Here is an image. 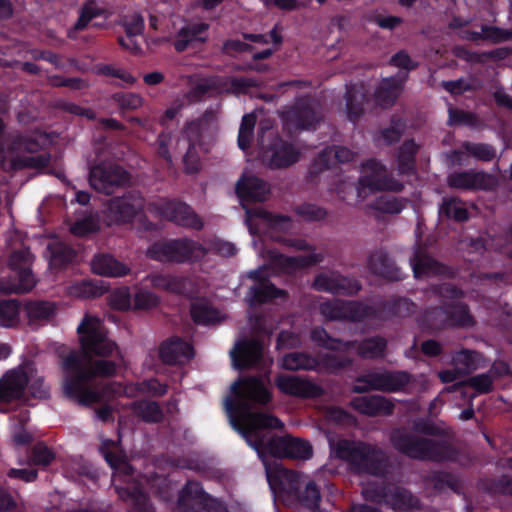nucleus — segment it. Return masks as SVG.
<instances>
[{"label":"nucleus","mask_w":512,"mask_h":512,"mask_svg":"<svg viewBox=\"0 0 512 512\" xmlns=\"http://www.w3.org/2000/svg\"><path fill=\"white\" fill-rule=\"evenodd\" d=\"M231 391L234 397L225 400L229 422L259 456L268 454L274 458L272 463H265L267 481L274 502L288 506V468L279 462L288 458V435L272 434V430L280 429L284 424L272 414L253 411L272 400L270 388L259 375L239 378L232 384Z\"/></svg>","instance_id":"obj_1"},{"label":"nucleus","mask_w":512,"mask_h":512,"mask_svg":"<svg viewBox=\"0 0 512 512\" xmlns=\"http://www.w3.org/2000/svg\"><path fill=\"white\" fill-rule=\"evenodd\" d=\"M77 333L82 354L71 351L63 358V391L67 398L90 407L105 396L116 394L112 383L105 384L100 390L92 388L90 383L97 377H114L124 357L118 345L107 337L98 318L85 315Z\"/></svg>","instance_id":"obj_2"},{"label":"nucleus","mask_w":512,"mask_h":512,"mask_svg":"<svg viewBox=\"0 0 512 512\" xmlns=\"http://www.w3.org/2000/svg\"><path fill=\"white\" fill-rule=\"evenodd\" d=\"M213 254L222 257H232L237 248L232 242L214 239L206 248L198 241L188 237L157 241L151 244L146 252L149 259L163 263H196L202 261L206 255Z\"/></svg>","instance_id":"obj_3"},{"label":"nucleus","mask_w":512,"mask_h":512,"mask_svg":"<svg viewBox=\"0 0 512 512\" xmlns=\"http://www.w3.org/2000/svg\"><path fill=\"white\" fill-rule=\"evenodd\" d=\"M100 451L114 470V489L121 500L130 504L129 512H151L149 495L145 492L143 483L136 479L132 465L116 453L107 450L104 445Z\"/></svg>","instance_id":"obj_4"},{"label":"nucleus","mask_w":512,"mask_h":512,"mask_svg":"<svg viewBox=\"0 0 512 512\" xmlns=\"http://www.w3.org/2000/svg\"><path fill=\"white\" fill-rule=\"evenodd\" d=\"M393 447L401 454L415 460L432 462H455L459 450L446 440L419 437L402 429L391 434Z\"/></svg>","instance_id":"obj_5"},{"label":"nucleus","mask_w":512,"mask_h":512,"mask_svg":"<svg viewBox=\"0 0 512 512\" xmlns=\"http://www.w3.org/2000/svg\"><path fill=\"white\" fill-rule=\"evenodd\" d=\"M268 260V265L247 273V277L254 281L248 291V302L252 307L272 303L275 299L288 295L286 290L277 288L270 280L274 275L288 273V255L269 250Z\"/></svg>","instance_id":"obj_6"},{"label":"nucleus","mask_w":512,"mask_h":512,"mask_svg":"<svg viewBox=\"0 0 512 512\" xmlns=\"http://www.w3.org/2000/svg\"><path fill=\"white\" fill-rule=\"evenodd\" d=\"M334 453L357 474L383 476L387 471L388 462L383 451L366 442L341 439L335 444Z\"/></svg>","instance_id":"obj_7"},{"label":"nucleus","mask_w":512,"mask_h":512,"mask_svg":"<svg viewBox=\"0 0 512 512\" xmlns=\"http://www.w3.org/2000/svg\"><path fill=\"white\" fill-rule=\"evenodd\" d=\"M411 382V375L407 371L370 372L359 375L353 386L354 393L362 394L369 391L398 392Z\"/></svg>","instance_id":"obj_8"},{"label":"nucleus","mask_w":512,"mask_h":512,"mask_svg":"<svg viewBox=\"0 0 512 512\" xmlns=\"http://www.w3.org/2000/svg\"><path fill=\"white\" fill-rule=\"evenodd\" d=\"M178 506L183 512H229L227 506L204 491L196 481H188L182 489Z\"/></svg>","instance_id":"obj_9"},{"label":"nucleus","mask_w":512,"mask_h":512,"mask_svg":"<svg viewBox=\"0 0 512 512\" xmlns=\"http://www.w3.org/2000/svg\"><path fill=\"white\" fill-rule=\"evenodd\" d=\"M363 167L370 171L359 178L357 192L359 197H364L366 191H393L401 192L403 183L386 174V167L376 159L367 160Z\"/></svg>","instance_id":"obj_10"},{"label":"nucleus","mask_w":512,"mask_h":512,"mask_svg":"<svg viewBox=\"0 0 512 512\" xmlns=\"http://www.w3.org/2000/svg\"><path fill=\"white\" fill-rule=\"evenodd\" d=\"M145 200L141 193L130 190L122 196L112 197L107 204L106 217L114 224H129L144 209Z\"/></svg>","instance_id":"obj_11"},{"label":"nucleus","mask_w":512,"mask_h":512,"mask_svg":"<svg viewBox=\"0 0 512 512\" xmlns=\"http://www.w3.org/2000/svg\"><path fill=\"white\" fill-rule=\"evenodd\" d=\"M30 365H20L8 370L0 378V412H6L2 406L21 401L29 382Z\"/></svg>","instance_id":"obj_12"},{"label":"nucleus","mask_w":512,"mask_h":512,"mask_svg":"<svg viewBox=\"0 0 512 512\" xmlns=\"http://www.w3.org/2000/svg\"><path fill=\"white\" fill-rule=\"evenodd\" d=\"M129 173L116 164L99 163L91 167L89 182L92 188L107 195L129 181Z\"/></svg>","instance_id":"obj_13"},{"label":"nucleus","mask_w":512,"mask_h":512,"mask_svg":"<svg viewBox=\"0 0 512 512\" xmlns=\"http://www.w3.org/2000/svg\"><path fill=\"white\" fill-rule=\"evenodd\" d=\"M160 216L177 226L202 230V218L187 203L175 199H163L157 205Z\"/></svg>","instance_id":"obj_14"},{"label":"nucleus","mask_w":512,"mask_h":512,"mask_svg":"<svg viewBox=\"0 0 512 512\" xmlns=\"http://www.w3.org/2000/svg\"><path fill=\"white\" fill-rule=\"evenodd\" d=\"M369 310L371 309L368 304L362 301H344L340 299L328 300L322 302L319 306L320 314L329 321L362 322L367 319Z\"/></svg>","instance_id":"obj_15"},{"label":"nucleus","mask_w":512,"mask_h":512,"mask_svg":"<svg viewBox=\"0 0 512 512\" xmlns=\"http://www.w3.org/2000/svg\"><path fill=\"white\" fill-rule=\"evenodd\" d=\"M266 128L258 130V142L260 144V158L270 169L288 167V141L283 140L277 133L269 132L267 143L265 141Z\"/></svg>","instance_id":"obj_16"},{"label":"nucleus","mask_w":512,"mask_h":512,"mask_svg":"<svg viewBox=\"0 0 512 512\" xmlns=\"http://www.w3.org/2000/svg\"><path fill=\"white\" fill-rule=\"evenodd\" d=\"M367 319L388 321L394 318H406L416 311V304L407 297L392 296L381 300L375 305H369Z\"/></svg>","instance_id":"obj_17"},{"label":"nucleus","mask_w":512,"mask_h":512,"mask_svg":"<svg viewBox=\"0 0 512 512\" xmlns=\"http://www.w3.org/2000/svg\"><path fill=\"white\" fill-rule=\"evenodd\" d=\"M248 220L257 219L264 228V233L272 240L288 244V216L274 214L263 208L246 209Z\"/></svg>","instance_id":"obj_18"},{"label":"nucleus","mask_w":512,"mask_h":512,"mask_svg":"<svg viewBox=\"0 0 512 512\" xmlns=\"http://www.w3.org/2000/svg\"><path fill=\"white\" fill-rule=\"evenodd\" d=\"M447 185L461 190H492L496 186V180L484 171H456L447 176Z\"/></svg>","instance_id":"obj_19"},{"label":"nucleus","mask_w":512,"mask_h":512,"mask_svg":"<svg viewBox=\"0 0 512 512\" xmlns=\"http://www.w3.org/2000/svg\"><path fill=\"white\" fill-rule=\"evenodd\" d=\"M298 478V472L290 469V499L296 498L301 506L315 512L320 507V487L311 479L299 483Z\"/></svg>","instance_id":"obj_20"},{"label":"nucleus","mask_w":512,"mask_h":512,"mask_svg":"<svg viewBox=\"0 0 512 512\" xmlns=\"http://www.w3.org/2000/svg\"><path fill=\"white\" fill-rule=\"evenodd\" d=\"M313 289L338 295H356L362 288L360 282L340 274H318L312 283Z\"/></svg>","instance_id":"obj_21"},{"label":"nucleus","mask_w":512,"mask_h":512,"mask_svg":"<svg viewBox=\"0 0 512 512\" xmlns=\"http://www.w3.org/2000/svg\"><path fill=\"white\" fill-rule=\"evenodd\" d=\"M317 107V102L308 96L298 98L294 105H290V124L295 123L301 129H314L322 119Z\"/></svg>","instance_id":"obj_22"},{"label":"nucleus","mask_w":512,"mask_h":512,"mask_svg":"<svg viewBox=\"0 0 512 512\" xmlns=\"http://www.w3.org/2000/svg\"><path fill=\"white\" fill-rule=\"evenodd\" d=\"M263 355V343L255 338L239 341L231 352L234 366L239 369L252 368L258 365Z\"/></svg>","instance_id":"obj_23"},{"label":"nucleus","mask_w":512,"mask_h":512,"mask_svg":"<svg viewBox=\"0 0 512 512\" xmlns=\"http://www.w3.org/2000/svg\"><path fill=\"white\" fill-rule=\"evenodd\" d=\"M193 357V346L177 336L163 341L159 347V358L166 365L182 364Z\"/></svg>","instance_id":"obj_24"},{"label":"nucleus","mask_w":512,"mask_h":512,"mask_svg":"<svg viewBox=\"0 0 512 512\" xmlns=\"http://www.w3.org/2000/svg\"><path fill=\"white\" fill-rule=\"evenodd\" d=\"M440 311L445 315V324L456 328H470L475 325L474 317L466 303L453 301L445 302L431 309V313Z\"/></svg>","instance_id":"obj_25"},{"label":"nucleus","mask_w":512,"mask_h":512,"mask_svg":"<svg viewBox=\"0 0 512 512\" xmlns=\"http://www.w3.org/2000/svg\"><path fill=\"white\" fill-rule=\"evenodd\" d=\"M269 191L267 182L253 175H242L235 185V193L242 202H263Z\"/></svg>","instance_id":"obj_26"},{"label":"nucleus","mask_w":512,"mask_h":512,"mask_svg":"<svg viewBox=\"0 0 512 512\" xmlns=\"http://www.w3.org/2000/svg\"><path fill=\"white\" fill-rule=\"evenodd\" d=\"M344 352L356 348L358 356L363 359H382L386 355L388 342L387 339L380 335L366 337L360 341L349 340L344 344Z\"/></svg>","instance_id":"obj_27"},{"label":"nucleus","mask_w":512,"mask_h":512,"mask_svg":"<svg viewBox=\"0 0 512 512\" xmlns=\"http://www.w3.org/2000/svg\"><path fill=\"white\" fill-rule=\"evenodd\" d=\"M369 271L388 281L396 282L404 279L401 269L396 266L393 259L382 249L370 254L368 258Z\"/></svg>","instance_id":"obj_28"},{"label":"nucleus","mask_w":512,"mask_h":512,"mask_svg":"<svg viewBox=\"0 0 512 512\" xmlns=\"http://www.w3.org/2000/svg\"><path fill=\"white\" fill-rule=\"evenodd\" d=\"M350 406L357 412L367 416H389L394 411V404L380 395L357 396L352 398Z\"/></svg>","instance_id":"obj_29"},{"label":"nucleus","mask_w":512,"mask_h":512,"mask_svg":"<svg viewBox=\"0 0 512 512\" xmlns=\"http://www.w3.org/2000/svg\"><path fill=\"white\" fill-rule=\"evenodd\" d=\"M407 77L408 75L406 74L402 76L397 74L396 76L384 78L374 92L376 103L383 108L393 106L403 89Z\"/></svg>","instance_id":"obj_30"},{"label":"nucleus","mask_w":512,"mask_h":512,"mask_svg":"<svg viewBox=\"0 0 512 512\" xmlns=\"http://www.w3.org/2000/svg\"><path fill=\"white\" fill-rule=\"evenodd\" d=\"M410 264L413 270L414 277L419 279L424 276H436L444 272V266L426 251L417 246L413 255L410 257Z\"/></svg>","instance_id":"obj_31"},{"label":"nucleus","mask_w":512,"mask_h":512,"mask_svg":"<svg viewBox=\"0 0 512 512\" xmlns=\"http://www.w3.org/2000/svg\"><path fill=\"white\" fill-rule=\"evenodd\" d=\"M92 271L105 277H123L130 274V267L110 254H97L91 262Z\"/></svg>","instance_id":"obj_32"},{"label":"nucleus","mask_w":512,"mask_h":512,"mask_svg":"<svg viewBox=\"0 0 512 512\" xmlns=\"http://www.w3.org/2000/svg\"><path fill=\"white\" fill-rule=\"evenodd\" d=\"M209 29V25L205 22L192 23L183 26L176 34L173 42L174 49L178 53H182L194 42L204 43L207 36H202Z\"/></svg>","instance_id":"obj_33"},{"label":"nucleus","mask_w":512,"mask_h":512,"mask_svg":"<svg viewBox=\"0 0 512 512\" xmlns=\"http://www.w3.org/2000/svg\"><path fill=\"white\" fill-rule=\"evenodd\" d=\"M346 112L350 121L356 122L364 113V106L368 102V93L362 84H350L346 88Z\"/></svg>","instance_id":"obj_34"},{"label":"nucleus","mask_w":512,"mask_h":512,"mask_svg":"<svg viewBox=\"0 0 512 512\" xmlns=\"http://www.w3.org/2000/svg\"><path fill=\"white\" fill-rule=\"evenodd\" d=\"M438 216L441 220L464 223L470 219V212L461 198L446 196L439 205Z\"/></svg>","instance_id":"obj_35"},{"label":"nucleus","mask_w":512,"mask_h":512,"mask_svg":"<svg viewBox=\"0 0 512 512\" xmlns=\"http://www.w3.org/2000/svg\"><path fill=\"white\" fill-rule=\"evenodd\" d=\"M418 145L413 139L405 140L399 147L397 152V170L401 175L416 174V155L418 153Z\"/></svg>","instance_id":"obj_36"},{"label":"nucleus","mask_w":512,"mask_h":512,"mask_svg":"<svg viewBox=\"0 0 512 512\" xmlns=\"http://www.w3.org/2000/svg\"><path fill=\"white\" fill-rule=\"evenodd\" d=\"M151 286L158 290L175 294H185L187 291V278L169 274L153 273L146 277Z\"/></svg>","instance_id":"obj_37"},{"label":"nucleus","mask_w":512,"mask_h":512,"mask_svg":"<svg viewBox=\"0 0 512 512\" xmlns=\"http://www.w3.org/2000/svg\"><path fill=\"white\" fill-rule=\"evenodd\" d=\"M190 315L196 325L207 326L219 322V311L205 298L191 302Z\"/></svg>","instance_id":"obj_38"},{"label":"nucleus","mask_w":512,"mask_h":512,"mask_svg":"<svg viewBox=\"0 0 512 512\" xmlns=\"http://www.w3.org/2000/svg\"><path fill=\"white\" fill-rule=\"evenodd\" d=\"M106 13L105 9L98 6L95 0H87L79 11V17L74 26L68 31V38L74 39L75 33L83 31L87 28L90 21L94 18L103 16Z\"/></svg>","instance_id":"obj_39"},{"label":"nucleus","mask_w":512,"mask_h":512,"mask_svg":"<svg viewBox=\"0 0 512 512\" xmlns=\"http://www.w3.org/2000/svg\"><path fill=\"white\" fill-rule=\"evenodd\" d=\"M25 312L30 324L48 322L56 312V305L50 301L34 300L25 305Z\"/></svg>","instance_id":"obj_40"},{"label":"nucleus","mask_w":512,"mask_h":512,"mask_svg":"<svg viewBox=\"0 0 512 512\" xmlns=\"http://www.w3.org/2000/svg\"><path fill=\"white\" fill-rule=\"evenodd\" d=\"M50 264L55 268H64L72 263L77 256L76 251L69 244L62 241H53L48 244Z\"/></svg>","instance_id":"obj_41"},{"label":"nucleus","mask_w":512,"mask_h":512,"mask_svg":"<svg viewBox=\"0 0 512 512\" xmlns=\"http://www.w3.org/2000/svg\"><path fill=\"white\" fill-rule=\"evenodd\" d=\"M131 409L146 423H159L164 417L160 405L155 401L137 400L131 404Z\"/></svg>","instance_id":"obj_42"},{"label":"nucleus","mask_w":512,"mask_h":512,"mask_svg":"<svg viewBox=\"0 0 512 512\" xmlns=\"http://www.w3.org/2000/svg\"><path fill=\"white\" fill-rule=\"evenodd\" d=\"M353 360L350 357L338 356L330 353L318 354L317 372L337 374L340 371L351 367Z\"/></svg>","instance_id":"obj_43"},{"label":"nucleus","mask_w":512,"mask_h":512,"mask_svg":"<svg viewBox=\"0 0 512 512\" xmlns=\"http://www.w3.org/2000/svg\"><path fill=\"white\" fill-rule=\"evenodd\" d=\"M107 288L99 281L83 279L70 287V294L77 298L92 299L102 296Z\"/></svg>","instance_id":"obj_44"},{"label":"nucleus","mask_w":512,"mask_h":512,"mask_svg":"<svg viewBox=\"0 0 512 512\" xmlns=\"http://www.w3.org/2000/svg\"><path fill=\"white\" fill-rule=\"evenodd\" d=\"M323 389L318 384L290 375V396L317 398L322 396Z\"/></svg>","instance_id":"obj_45"},{"label":"nucleus","mask_w":512,"mask_h":512,"mask_svg":"<svg viewBox=\"0 0 512 512\" xmlns=\"http://www.w3.org/2000/svg\"><path fill=\"white\" fill-rule=\"evenodd\" d=\"M310 339L317 347L330 351L344 352L346 341L332 337L322 326H316L311 330Z\"/></svg>","instance_id":"obj_46"},{"label":"nucleus","mask_w":512,"mask_h":512,"mask_svg":"<svg viewBox=\"0 0 512 512\" xmlns=\"http://www.w3.org/2000/svg\"><path fill=\"white\" fill-rule=\"evenodd\" d=\"M461 148L469 156L483 162H490L495 159L497 155L495 147L488 143H474L470 141H464L461 145Z\"/></svg>","instance_id":"obj_47"},{"label":"nucleus","mask_w":512,"mask_h":512,"mask_svg":"<svg viewBox=\"0 0 512 512\" xmlns=\"http://www.w3.org/2000/svg\"><path fill=\"white\" fill-rule=\"evenodd\" d=\"M20 314V303L15 299L0 301V326L11 328L17 325Z\"/></svg>","instance_id":"obj_48"},{"label":"nucleus","mask_w":512,"mask_h":512,"mask_svg":"<svg viewBox=\"0 0 512 512\" xmlns=\"http://www.w3.org/2000/svg\"><path fill=\"white\" fill-rule=\"evenodd\" d=\"M482 489L491 496H511L512 497V478L507 475H501L497 478H488L482 482Z\"/></svg>","instance_id":"obj_49"},{"label":"nucleus","mask_w":512,"mask_h":512,"mask_svg":"<svg viewBox=\"0 0 512 512\" xmlns=\"http://www.w3.org/2000/svg\"><path fill=\"white\" fill-rule=\"evenodd\" d=\"M405 128V120L397 115H393L390 119L389 127L381 129V138L386 145L391 146L400 141L402 135L404 134Z\"/></svg>","instance_id":"obj_50"},{"label":"nucleus","mask_w":512,"mask_h":512,"mask_svg":"<svg viewBox=\"0 0 512 512\" xmlns=\"http://www.w3.org/2000/svg\"><path fill=\"white\" fill-rule=\"evenodd\" d=\"M391 500L395 509L411 511L420 507L419 499L404 488H396L391 493Z\"/></svg>","instance_id":"obj_51"},{"label":"nucleus","mask_w":512,"mask_h":512,"mask_svg":"<svg viewBox=\"0 0 512 512\" xmlns=\"http://www.w3.org/2000/svg\"><path fill=\"white\" fill-rule=\"evenodd\" d=\"M100 230L99 220L90 214L77 219L70 227V232L76 237H86Z\"/></svg>","instance_id":"obj_52"},{"label":"nucleus","mask_w":512,"mask_h":512,"mask_svg":"<svg viewBox=\"0 0 512 512\" xmlns=\"http://www.w3.org/2000/svg\"><path fill=\"white\" fill-rule=\"evenodd\" d=\"M55 459V453L43 442L33 445L28 453L29 464L35 466H48Z\"/></svg>","instance_id":"obj_53"},{"label":"nucleus","mask_w":512,"mask_h":512,"mask_svg":"<svg viewBox=\"0 0 512 512\" xmlns=\"http://www.w3.org/2000/svg\"><path fill=\"white\" fill-rule=\"evenodd\" d=\"M429 480L432 483L433 488L438 491L450 489L456 492L459 488L458 478L453 473L448 471H434L430 475Z\"/></svg>","instance_id":"obj_54"},{"label":"nucleus","mask_w":512,"mask_h":512,"mask_svg":"<svg viewBox=\"0 0 512 512\" xmlns=\"http://www.w3.org/2000/svg\"><path fill=\"white\" fill-rule=\"evenodd\" d=\"M332 152L333 148L328 146L314 158L309 168L311 178L317 177L321 172L330 169L335 164V158Z\"/></svg>","instance_id":"obj_55"},{"label":"nucleus","mask_w":512,"mask_h":512,"mask_svg":"<svg viewBox=\"0 0 512 512\" xmlns=\"http://www.w3.org/2000/svg\"><path fill=\"white\" fill-rule=\"evenodd\" d=\"M371 207L381 213L399 214L404 208V203L395 196L382 195L374 200Z\"/></svg>","instance_id":"obj_56"},{"label":"nucleus","mask_w":512,"mask_h":512,"mask_svg":"<svg viewBox=\"0 0 512 512\" xmlns=\"http://www.w3.org/2000/svg\"><path fill=\"white\" fill-rule=\"evenodd\" d=\"M458 387L469 386L479 394L490 393L493 389V378L489 373H482L456 384Z\"/></svg>","instance_id":"obj_57"},{"label":"nucleus","mask_w":512,"mask_h":512,"mask_svg":"<svg viewBox=\"0 0 512 512\" xmlns=\"http://www.w3.org/2000/svg\"><path fill=\"white\" fill-rule=\"evenodd\" d=\"M300 369L317 371L318 355L315 357L307 353H290V371Z\"/></svg>","instance_id":"obj_58"},{"label":"nucleus","mask_w":512,"mask_h":512,"mask_svg":"<svg viewBox=\"0 0 512 512\" xmlns=\"http://www.w3.org/2000/svg\"><path fill=\"white\" fill-rule=\"evenodd\" d=\"M413 430L416 433L430 437H442L447 435L445 429L438 426L433 420L429 418L416 419L413 422Z\"/></svg>","instance_id":"obj_59"},{"label":"nucleus","mask_w":512,"mask_h":512,"mask_svg":"<svg viewBox=\"0 0 512 512\" xmlns=\"http://www.w3.org/2000/svg\"><path fill=\"white\" fill-rule=\"evenodd\" d=\"M132 299L129 288L121 287L110 294L109 303L114 309L128 311L132 307Z\"/></svg>","instance_id":"obj_60"},{"label":"nucleus","mask_w":512,"mask_h":512,"mask_svg":"<svg viewBox=\"0 0 512 512\" xmlns=\"http://www.w3.org/2000/svg\"><path fill=\"white\" fill-rule=\"evenodd\" d=\"M313 456V448L309 441L290 435V459L308 460Z\"/></svg>","instance_id":"obj_61"},{"label":"nucleus","mask_w":512,"mask_h":512,"mask_svg":"<svg viewBox=\"0 0 512 512\" xmlns=\"http://www.w3.org/2000/svg\"><path fill=\"white\" fill-rule=\"evenodd\" d=\"M12 147L17 151L37 153L42 145L40 141L29 134H18L12 140Z\"/></svg>","instance_id":"obj_62"},{"label":"nucleus","mask_w":512,"mask_h":512,"mask_svg":"<svg viewBox=\"0 0 512 512\" xmlns=\"http://www.w3.org/2000/svg\"><path fill=\"white\" fill-rule=\"evenodd\" d=\"M159 297L151 291L139 289L133 296V308L136 310H147L158 306Z\"/></svg>","instance_id":"obj_63"},{"label":"nucleus","mask_w":512,"mask_h":512,"mask_svg":"<svg viewBox=\"0 0 512 512\" xmlns=\"http://www.w3.org/2000/svg\"><path fill=\"white\" fill-rule=\"evenodd\" d=\"M295 213L305 221H320L327 216L326 209L311 203L298 205Z\"/></svg>","instance_id":"obj_64"}]
</instances>
